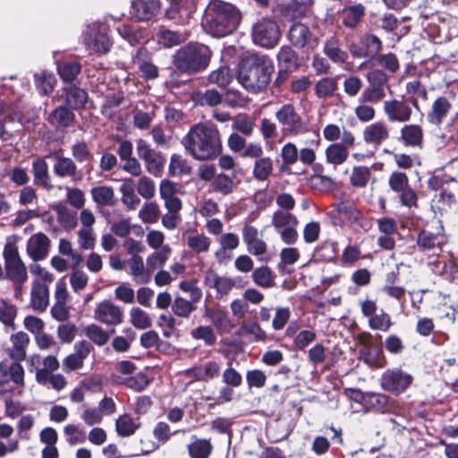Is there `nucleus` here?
<instances>
[{
    "label": "nucleus",
    "mask_w": 458,
    "mask_h": 458,
    "mask_svg": "<svg viewBox=\"0 0 458 458\" xmlns=\"http://www.w3.org/2000/svg\"><path fill=\"white\" fill-rule=\"evenodd\" d=\"M182 143L197 160L213 159L222 149L220 133L210 123H199L191 127Z\"/></svg>",
    "instance_id": "f257e3e1"
},
{
    "label": "nucleus",
    "mask_w": 458,
    "mask_h": 458,
    "mask_svg": "<svg viewBox=\"0 0 458 458\" xmlns=\"http://www.w3.org/2000/svg\"><path fill=\"white\" fill-rule=\"evenodd\" d=\"M241 21L239 10L230 3L211 0L206 8L202 26L213 37L221 38L236 30Z\"/></svg>",
    "instance_id": "f03ea898"
},
{
    "label": "nucleus",
    "mask_w": 458,
    "mask_h": 458,
    "mask_svg": "<svg viewBox=\"0 0 458 458\" xmlns=\"http://www.w3.org/2000/svg\"><path fill=\"white\" fill-rule=\"evenodd\" d=\"M273 71L272 61L264 55L247 58L240 64L237 81L242 86H267Z\"/></svg>",
    "instance_id": "7ed1b4c3"
},
{
    "label": "nucleus",
    "mask_w": 458,
    "mask_h": 458,
    "mask_svg": "<svg viewBox=\"0 0 458 458\" xmlns=\"http://www.w3.org/2000/svg\"><path fill=\"white\" fill-rule=\"evenodd\" d=\"M20 237L13 234L7 237L3 251L5 278L12 284H24L28 278V270L19 253L17 242Z\"/></svg>",
    "instance_id": "20e7f679"
},
{
    "label": "nucleus",
    "mask_w": 458,
    "mask_h": 458,
    "mask_svg": "<svg viewBox=\"0 0 458 458\" xmlns=\"http://www.w3.org/2000/svg\"><path fill=\"white\" fill-rule=\"evenodd\" d=\"M210 56L211 51L207 46L189 44L176 53L174 64L182 71L199 72L208 65Z\"/></svg>",
    "instance_id": "39448f33"
},
{
    "label": "nucleus",
    "mask_w": 458,
    "mask_h": 458,
    "mask_svg": "<svg viewBox=\"0 0 458 458\" xmlns=\"http://www.w3.org/2000/svg\"><path fill=\"white\" fill-rule=\"evenodd\" d=\"M251 35L256 45L265 48H272L279 41L280 30L274 21L262 19L253 25Z\"/></svg>",
    "instance_id": "423d86ee"
},
{
    "label": "nucleus",
    "mask_w": 458,
    "mask_h": 458,
    "mask_svg": "<svg viewBox=\"0 0 458 458\" xmlns=\"http://www.w3.org/2000/svg\"><path fill=\"white\" fill-rule=\"evenodd\" d=\"M83 40L89 49L98 53L108 52L112 45L106 33L105 25L99 22L92 23L87 27Z\"/></svg>",
    "instance_id": "0eeeda50"
},
{
    "label": "nucleus",
    "mask_w": 458,
    "mask_h": 458,
    "mask_svg": "<svg viewBox=\"0 0 458 458\" xmlns=\"http://www.w3.org/2000/svg\"><path fill=\"white\" fill-rule=\"evenodd\" d=\"M123 310L110 300H104L96 304L94 318L106 326H117L123 322Z\"/></svg>",
    "instance_id": "6e6552de"
},
{
    "label": "nucleus",
    "mask_w": 458,
    "mask_h": 458,
    "mask_svg": "<svg viewBox=\"0 0 458 458\" xmlns=\"http://www.w3.org/2000/svg\"><path fill=\"white\" fill-rule=\"evenodd\" d=\"M411 382L412 377L399 369H387L380 379L383 389L395 394L403 392Z\"/></svg>",
    "instance_id": "1a4fd4ad"
},
{
    "label": "nucleus",
    "mask_w": 458,
    "mask_h": 458,
    "mask_svg": "<svg viewBox=\"0 0 458 458\" xmlns=\"http://www.w3.org/2000/svg\"><path fill=\"white\" fill-rule=\"evenodd\" d=\"M50 247L49 237L43 233H36L27 241L26 253L33 262L41 261L48 256Z\"/></svg>",
    "instance_id": "9d476101"
},
{
    "label": "nucleus",
    "mask_w": 458,
    "mask_h": 458,
    "mask_svg": "<svg viewBox=\"0 0 458 458\" xmlns=\"http://www.w3.org/2000/svg\"><path fill=\"white\" fill-rule=\"evenodd\" d=\"M204 317L211 322L214 329L220 335L227 334L235 327L233 319L220 307H205Z\"/></svg>",
    "instance_id": "9b49d317"
},
{
    "label": "nucleus",
    "mask_w": 458,
    "mask_h": 458,
    "mask_svg": "<svg viewBox=\"0 0 458 458\" xmlns=\"http://www.w3.org/2000/svg\"><path fill=\"white\" fill-rule=\"evenodd\" d=\"M182 241L195 254L207 253L211 247V239L196 228H188L182 233Z\"/></svg>",
    "instance_id": "f8f14e48"
},
{
    "label": "nucleus",
    "mask_w": 458,
    "mask_h": 458,
    "mask_svg": "<svg viewBox=\"0 0 458 458\" xmlns=\"http://www.w3.org/2000/svg\"><path fill=\"white\" fill-rule=\"evenodd\" d=\"M276 117L284 126V131L285 134L295 135L302 129L301 119L290 105H284L280 110H278L276 114Z\"/></svg>",
    "instance_id": "ddd939ff"
},
{
    "label": "nucleus",
    "mask_w": 458,
    "mask_h": 458,
    "mask_svg": "<svg viewBox=\"0 0 458 458\" xmlns=\"http://www.w3.org/2000/svg\"><path fill=\"white\" fill-rule=\"evenodd\" d=\"M30 305L33 310L45 311L49 304V284L33 280L30 285Z\"/></svg>",
    "instance_id": "4468645a"
},
{
    "label": "nucleus",
    "mask_w": 458,
    "mask_h": 458,
    "mask_svg": "<svg viewBox=\"0 0 458 458\" xmlns=\"http://www.w3.org/2000/svg\"><path fill=\"white\" fill-rule=\"evenodd\" d=\"M381 48V41L373 35L363 37L357 44H352L349 47L351 54L356 58L374 56Z\"/></svg>",
    "instance_id": "2eb2a0df"
},
{
    "label": "nucleus",
    "mask_w": 458,
    "mask_h": 458,
    "mask_svg": "<svg viewBox=\"0 0 458 458\" xmlns=\"http://www.w3.org/2000/svg\"><path fill=\"white\" fill-rule=\"evenodd\" d=\"M160 11L158 0H135L131 3V14L139 21H149Z\"/></svg>",
    "instance_id": "dca6fc26"
},
{
    "label": "nucleus",
    "mask_w": 458,
    "mask_h": 458,
    "mask_svg": "<svg viewBox=\"0 0 458 458\" xmlns=\"http://www.w3.org/2000/svg\"><path fill=\"white\" fill-rule=\"evenodd\" d=\"M386 101L384 110L391 122H406L410 119L411 110L403 100Z\"/></svg>",
    "instance_id": "f3484780"
},
{
    "label": "nucleus",
    "mask_w": 458,
    "mask_h": 458,
    "mask_svg": "<svg viewBox=\"0 0 458 458\" xmlns=\"http://www.w3.org/2000/svg\"><path fill=\"white\" fill-rule=\"evenodd\" d=\"M389 137L386 124L383 122H376L365 127L363 140L366 143L377 147Z\"/></svg>",
    "instance_id": "a211bd4d"
},
{
    "label": "nucleus",
    "mask_w": 458,
    "mask_h": 458,
    "mask_svg": "<svg viewBox=\"0 0 458 458\" xmlns=\"http://www.w3.org/2000/svg\"><path fill=\"white\" fill-rule=\"evenodd\" d=\"M12 347L8 349L9 356L17 361L25 360L27 355V347L30 344V337L24 332H17L10 336Z\"/></svg>",
    "instance_id": "6ab92c4d"
},
{
    "label": "nucleus",
    "mask_w": 458,
    "mask_h": 458,
    "mask_svg": "<svg viewBox=\"0 0 458 458\" xmlns=\"http://www.w3.org/2000/svg\"><path fill=\"white\" fill-rule=\"evenodd\" d=\"M128 273L137 284H147L150 280L149 272L140 256H131L126 260Z\"/></svg>",
    "instance_id": "aec40b11"
},
{
    "label": "nucleus",
    "mask_w": 458,
    "mask_h": 458,
    "mask_svg": "<svg viewBox=\"0 0 458 458\" xmlns=\"http://www.w3.org/2000/svg\"><path fill=\"white\" fill-rule=\"evenodd\" d=\"M204 283L208 287L216 289L220 296L227 294L233 286V283L230 278L219 276L212 270L205 273Z\"/></svg>",
    "instance_id": "412c9836"
},
{
    "label": "nucleus",
    "mask_w": 458,
    "mask_h": 458,
    "mask_svg": "<svg viewBox=\"0 0 458 458\" xmlns=\"http://www.w3.org/2000/svg\"><path fill=\"white\" fill-rule=\"evenodd\" d=\"M112 380L117 385H125L127 387L135 391H142L149 384L148 377L142 373L130 377H122L121 375L113 374Z\"/></svg>",
    "instance_id": "4be33fe9"
},
{
    "label": "nucleus",
    "mask_w": 458,
    "mask_h": 458,
    "mask_svg": "<svg viewBox=\"0 0 458 458\" xmlns=\"http://www.w3.org/2000/svg\"><path fill=\"white\" fill-rule=\"evenodd\" d=\"M54 173L60 177H71L73 181H78L81 178L77 176V166L74 162L69 157L58 155L55 157Z\"/></svg>",
    "instance_id": "5701e85b"
},
{
    "label": "nucleus",
    "mask_w": 458,
    "mask_h": 458,
    "mask_svg": "<svg viewBox=\"0 0 458 458\" xmlns=\"http://www.w3.org/2000/svg\"><path fill=\"white\" fill-rule=\"evenodd\" d=\"M148 53L145 48H140L133 58V63L138 66L146 79H155L158 72L157 66L148 61Z\"/></svg>",
    "instance_id": "b1692460"
},
{
    "label": "nucleus",
    "mask_w": 458,
    "mask_h": 458,
    "mask_svg": "<svg viewBox=\"0 0 458 458\" xmlns=\"http://www.w3.org/2000/svg\"><path fill=\"white\" fill-rule=\"evenodd\" d=\"M220 365L215 360H209L205 364L195 367L189 370L188 373L195 377L197 380L208 381L214 377H218L220 372Z\"/></svg>",
    "instance_id": "393cba45"
},
{
    "label": "nucleus",
    "mask_w": 458,
    "mask_h": 458,
    "mask_svg": "<svg viewBox=\"0 0 458 458\" xmlns=\"http://www.w3.org/2000/svg\"><path fill=\"white\" fill-rule=\"evenodd\" d=\"M90 194L98 206L111 207L115 203L114 191L111 186H96L91 189Z\"/></svg>",
    "instance_id": "a878e982"
},
{
    "label": "nucleus",
    "mask_w": 458,
    "mask_h": 458,
    "mask_svg": "<svg viewBox=\"0 0 458 458\" xmlns=\"http://www.w3.org/2000/svg\"><path fill=\"white\" fill-rule=\"evenodd\" d=\"M445 237L441 233L422 231L418 237V246L423 250H439L445 243Z\"/></svg>",
    "instance_id": "bb28decb"
},
{
    "label": "nucleus",
    "mask_w": 458,
    "mask_h": 458,
    "mask_svg": "<svg viewBox=\"0 0 458 458\" xmlns=\"http://www.w3.org/2000/svg\"><path fill=\"white\" fill-rule=\"evenodd\" d=\"M170 254L171 248L168 245H165L162 247L160 250H155L147 257L146 267L148 271L149 272L150 277L155 270L164 267L165 262L168 260Z\"/></svg>",
    "instance_id": "cd10ccee"
},
{
    "label": "nucleus",
    "mask_w": 458,
    "mask_h": 458,
    "mask_svg": "<svg viewBox=\"0 0 458 458\" xmlns=\"http://www.w3.org/2000/svg\"><path fill=\"white\" fill-rule=\"evenodd\" d=\"M310 36L309 27L301 22L293 23L288 33L290 41L296 47H305Z\"/></svg>",
    "instance_id": "c85d7f7f"
},
{
    "label": "nucleus",
    "mask_w": 458,
    "mask_h": 458,
    "mask_svg": "<svg viewBox=\"0 0 458 458\" xmlns=\"http://www.w3.org/2000/svg\"><path fill=\"white\" fill-rule=\"evenodd\" d=\"M138 419H133L128 414L120 415L115 420V430L121 437H130L140 428Z\"/></svg>",
    "instance_id": "c756f323"
},
{
    "label": "nucleus",
    "mask_w": 458,
    "mask_h": 458,
    "mask_svg": "<svg viewBox=\"0 0 458 458\" xmlns=\"http://www.w3.org/2000/svg\"><path fill=\"white\" fill-rule=\"evenodd\" d=\"M450 108L451 105L446 98H438L433 103L432 110L428 114V122L434 125H439L447 115Z\"/></svg>",
    "instance_id": "7c9ffc66"
},
{
    "label": "nucleus",
    "mask_w": 458,
    "mask_h": 458,
    "mask_svg": "<svg viewBox=\"0 0 458 458\" xmlns=\"http://www.w3.org/2000/svg\"><path fill=\"white\" fill-rule=\"evenodd\" d=\"M325 155L327 164L340 165L347 160L349 151L339 143H332L326 148Z\"/></svg>",
    "instance_id": "2f4dec72"
},
{
    "label": "nucleus",
    "mask_w": 458,
    "mask_h": 458,
    "mask_svg": "<svg viewBox=\"0 0 458 458\" xmlns=\"http://www.w3.org/2000/svg\"><path fill=\"white\" fill-rule=\"evenodd\" d=\"M273 172V161L269 157L256 159L253 164L252 176L255 180L264 182Z\"/></svg>",
    "instance_id": "473e14b6"
},
{
    "label": "nucleus",
    "mask_w": 458,
    "mask_h": 458,
    "mask_svg": "<svg viewBox=\"0 0 458 458\" xmlns=\"http://www.w3.org/2000/svg\"><path fill=\"white\" fill-rule=\"evenodd\" d=\"M157 39L158 44L165 47H173L184 42L186 36L182 32L162 28L157 33Z\"/></svg>",
    "instance_id": "72a5a7b5"
},
{
    "label": "nucleus",
    "mask_w": 458,
    "mask_h": 458,
    "mask_svg": "<svg viewBox=\"0 0 458 458\" xmlns=\"http://www.w3.org/2000/svg\"><path fill=\"white\" fill-rule=\"evenodd\" d=\"M194 340L203 341L206 346H213L217 341L216 330L212 326H199L191 331Z\"/></svg>",
    "instance_id": "f704fd0d"
},
{
    "label": "nucleus",
    "mask_w": 458,
    "mask_h": 458,
    "mask_svg": "<svg viewBox=\"0 0 458 458\" xmlns=\"http://www.w3.org/2000/svg\"><path fill=\"white\" fill-rule=\"evenodd\" d=\"M114 332V330H111L108 333L97 324H90L84 328L85 335L98 346L105 345Z\"/></svg>",
    "instance_id": "c9c22d12"
},
{
    "label": "nucleus",
    "mask_w": 458,
    "mask_h": 458,
    "mask_svg": "<svg viewBox=\"0 0 458 458\" xmlns=\"http://www.w3.org/2000/svg\"><path fill=\"white\" fill-rule=\"evenodd\" d=\"M43 367L37 369L35 379L38 384H45L47 376L53 374L54 371L59 369V361L54 355H48L42 360Z\"/></svg>",
    "instance_id": "e433bc0d"
},
{
    "label": "nucleus",
    "mask_w": 458,
    "mask_h": 458,
    "mask_svg": "<svg viewBox=\"0 0 458 458\" xmlns=\"http://www.w3.org/2000/svg\"><path fill=\"white\" fill-rule=\"evenodd\" d=\"M252 279L258 286L267 289L275 285L276 275L268 267H261L253 271Z\"/></svg>",
    "instance_id": "4c0bfd02"
},
{
    "label": "nucleus",
    "mask_w": 458,
    "mask_h": 458,
    "mask_svg": "<svg viewBox=\"0 0 458 458\" xmlns=\"http://www.w3.org/2000/svg\"><path fill=\"white\" fill-rule=\"evenodd\" d=\"M242 335H245L251 342H264L267 339L266 332L254 321H248L242 324L240 328Z\"/></svg>",
    "instance_id": "58836bf2"
},
{
    "label": "nucleus",
    "mask_w": 458,
    "mask_h": 458,
    "mask_svg": "<svg viewBox=\"0 0 458 458\" xmlns=\"http://www.w3.org/2000/svg\"><path fill=\"white\" fill-rule=\"evenodd\" d=\"M65 101L72 108L84 106L88 99V94L83 88H66Z\"/></svg>",
    "instance_id": "ea45409f"
},
{
    "label": "nucleus",
    "mask_w": 458,
    "mask_h": 458,
    "mask_svg": "<svg viewBox=\"0 0 458 458\" xmlns=\"http://www.w3.org/2000/svg\"><path fill=\"white\" fill-rule=\"evenodd\" d=\"M298 223L294 215L282 210L276 211L272 216V225L276 232L291 226H297Z\"/></svg>",
    "instance_id": "a19ab883"
},
{
    "label": "nucleus",
    "mask_w": 458,
    "mask_h": 458,
    "mask_svg": "<svg viewBox=\"0 0 458 458\" xmlns=\"http://www.w3.org/2000/svg\"><path fill=\"white\" fill-rule=\"evenodd\" d=\"M34 182L44 188L50 189L47 164L43 159H38L33 162Z\"/></svg>",
    "instance_id": "79ce46f5"
},
{
    "label": "nucleus",
    "mask_w": 458,
    "mask_h": 458,
    "mask_svg": "<svg viewBox=\"0 0 458 458\" xmlns=\"http://www.w3.org/2000/svg\"><path fill=\"white\" fill-rule=\"evenodd\" d=\"M368 323L370 329L382 332H387L394 325L390 315L384 310L369 318Z\"/></svg>",
    "instance_id": "37998d69"
},
{
    "label": "nucleus",
    "mask_w": 458,
    "mask_h": 458,
    "mask_svg": "<svg viewBox=\"0 0 458 458\" xmlns=\"http://www.w3.org/2000/svg\"><path fill=\"white\" fill-rule=\"evenodd\" d=\"M212 451V445L206 439H195L188 445L191 458H208Z\"/></svg>",
    "instance_id": "c03bdc74"
},
{
    "label": "nucleus",
    "mask_w": 458,
    "mask_h": 458,
    "mask_svg": "<svg viewBox=\"0 0 458 458\" xmlns=\"http://www.w3.org/2000/svg\"><path fill=\"white\" fill-rule=\"evenodd\" d=\"M220 249L216 252L218 259L222 254L236 250L240 244L239 237L233 233H223L217 239Z\"/></svg>",
    "instance_id": "a18cd8bd"
},
{
    "label": "nucleus",
    "mask_w": 458,
    "mask_h": 458,
    "mask_svg": "<svg viewBox=\"0 0 458 458\" xmlns=\"http://www.w3.org/2000/svg\"><path fill=\"white\" fill-rule=\"evenodd\" d=\"M277 60L280 67L286 70H293L298 67V56L290 47H283L277 54Z\"/></svg>",
    "instance_id": "49530a36"
},
{
    "label": "nucleus",
    "mask_w": 458,
    "mask_h": 458,
    "mask_svg": "<svg viewBox=\"0 0 458 458\" xmlns=\"http://www.w3.org/2000/svg\"><path fill=\"white\" fill-rule=\"evenodd\" d=\"M191 167L186 158L178 154H174L171 157L169 164V173L173 176H182L189 174Z\"/></svg>",
    "instance_id": "de8ad7c7"
},
{
    "label": "nucleus",
    "mask_w": 458,
    "mask_h": 458,
    "mask_svg": "<svg viewBox=\"0 0 458 458\" xmlns=\"http://www.w3.org/2000/svg\"><path fill=\"white\" fill-rule=\"evenodd\" d=\"M212 187L215 191L220 192L223 195H228L233 191L235 183L232 177L221 173L216 174L215 180H213Z\"/></svg>",
    "instance_id": "09e8293b"
},
{
    "label": "nucleus",
    "mask_w": 458,
    "mask_h": 458,
    "mask_svg": "<svg viewBox=\"0 0 458 458\" xmlns=\"http://www.w3.org/2000/svg\"><path fill=\"white\" fill-rule=\"evenodd\" d=\"M81 65L77 62L65 63L64 64L57 65V71L63 81L65 83H71L74 81L77 76L81 72Z\"/></svg>",
    "instance_id": "8fccbe9b"
},
{
    "label": "nucleus",
    "mask_w": 458,
    "mask_h": 458,
    "mask_svg": "<svg viewBox=\"0 0 458 458\" xmlns=\"http://www.w3.org/2000/svg\"><path fill=\"white\" fill-rule=\"evenodd\" d=\"M325 55L334 63H344L347 59V53L340 49L335 39L331 38L325 43Z\"/></svg>",
    "instance_id": "3c124183"
},
{
    "label": "nucleus",
    "mask_w": 458,
    "mask_h": 458,
    "mask_svg": "<svg viewBox=\"0 0 458 458\" xmlns=\"http://www.w3.org/2000/svg\"><path fill=\"white\" fill-rule=\"evenodd\" d=\"M159 207L156 202L145 203L139 211V218L145 224H154L159 217Z\"/></svg>",
    "instance_id": "603ef678"
},
{
    "label": "nucleus",
    "mask_w": 458,
    "mask_h": 458,
    "mask_svg": "<svg viewBox=\"0 0 458 458\" xmlns=\"http://www.w3.org/2000/svg\"><path fill=\"white\" fill-rule=\"evenodd\" d=\"M233 78L234 73H233L228 67L223 66L210 73L208 81L217 86H228L233 81Z\"/></svg>",
    "instance_id": "864d4df0"
},
{
    "label": "nucleus",
    "mask_w": 458,
    "mask_h": 458,
    "mask_svg": "<svg viewBox=\"0 0 458 458\" xmlns=\"http://www.w3.org/2000/svg\"><path fill=\"white\" fill-rule=\"evenodd\" d=\"M130 322L138 329H146L151 326V318L143 310L134 307L130 310Z\"/></svg>",
    "instance_id": "5fc2aeb1"
},
{
    "label": "nucleus",
    "mask_w": 458,
    "mask_h": 458,
    "mask_svg": "<svg viewBox=\"0 0 458 458\" xmlns=\"http://www.w3.org/2000/svg\"><path fill=\"white\" fill-rule=\"evenodd\" d=\"M364 13V9L360 4L353 5L343 11V23L349 28H353L357 25Z\"/></svg>",
    "instance_id": "6e6d98bb"
},
{
    "label": "nucleus",
    "mask_w": 458,
    "mask_h": 458,
    "mask_svg": "<svg viewBox=\"0 0 458 458\" xmlns=\"http://www.w3.org/2000/svg\"><path fill=\"white\" fill-rule=\"evenodd\" d=\"M195 309L196 307L191 301L180 296H177L172 304L173 312L181 318H188Z\"/></svg>",
    "instance_id": "4d7b16f0"
},
{
    "label": "nucleus",
    "mask_w": 458,
    "mask_h": 458,
    "mask_svg": "<svg viewBox=\"0 0 458 458\" xmlns=\"http://www.w3.org/2000/svg\"><path fill=\"white\" fill-rule=\"evenodd\" d=\"M17 316V310L13 304L5 301L0 302V322L5 327L14 328V319Z\"/></svg>",
    "instance_id": "13d9d810"
},
{
    "label": "nucleus",
    "mask_w": 458,
    "mask_h": 458,
    "mask_svg": "<svg viewBox=\"0 0 458 458\" xmlns=\"http://www.w3.org/2000/svg\"><path fill=\"white\" fill-rule=\"evenodd\" d=\"M317 337L312 329H303L298 332L293 339V346L299 351L305 350Z\"/></svg>",
    "instance_id": "bf43d9fd"
},
{
    "label": "nucleus",
    "mask_w": 458,
    "mask_h": 458,
    "mask_svg": "<svg viewBox=\"0 0 458 458\" xmlns=\"http://www.w3.org/2000/svg\"><path fill=\"white\" fill-rule=\"evenodd\" d=\"M402 138L408 145H419L422 140V131L418 125H406L402 129Z\"/></svg>",
    "instance_id": "052dcab7"
},
{
    "label": "nucleus",
    "mask_w": 458,
    "mask_h": 458,
    "mask_svg": "<svg viewBox=\"0 0 458 458\" xmlns=\"http://www.w3.org/2000/svg\"><path fill=\"white\" fill-rule=\"evenodd\" d=\"M196 0H170V6L165 11V15L170 20H174L183 10L187 11L195 4Z\"/></svg>",
    "instance_id": "680f3d73"
},
{
    "label": "nucleus",
    "mask_w": 458,
    "mask_h": 458,
    "mask_svg": "<svg viewBox=\"0 0 458 458\" xmlns=\"http://www.w3.org/2000/svg\"><path fill=\"white\" fill-rule=\"evenodd\" d=\"M370 171L366 166H354L351 175V182L354 187L363 188L367 185Z\"/></svg>",
    "instance_id": "e2e57ef3"
},
{
    "label": "nucleus",
    "mask_w": 458,
    "mask_h": 458,
    "mask_svg": "<svg viewBox=\"0 0 458 458\" xmlns=\"http://www.w3.org/2000/svg\"><path fill=\"white\" fill-rule=\"evenodd\" d=\"M291 318V310L288 307H276L272 320V327L276 331L283 329Z\"/></svg>",
    "instance_id": "0e129e2a"
},
{
    "label": "nucleus",
    "mask_w": 458,
    "mask_h": 458,
    "mask_svg": "<svg viewBox=\"0 0 458 458\" xmlns=\"http://www.w3.org/2000/svg\"><path fill=\"white\" fill-rule=\"evenodd\" d=\"M78 244L81 250H92L96 244V234L93 229L80 228Z\"/></svg>",
    "instance_id": "69168bd1"
},
{
    "label": "nucleus",
    "mask_w": 458,
    "mask_h": 458,
    "mask_svg": "<svg viewBox=\"0 0 458 458\" xmlns=\"http://www.w3.org/2000/svg\"><path fill=\"white\" fill-rule=\"evenodd\" d=\"M64 434L66 437L67 443L71 445L82 443L85 440L84 432L74 424H67L64 428Z\"/></svg>",
    "instance_id": "338daca9"
},
{
    "label": "nucleus",
    "mask_w": 458,
    "mask_h": 458,
    "mask_svg": "<svg viewBox=\"0 0 458 458\" xmlns=\"http://www.w3.org/2000/svg\"><path fill=\"white\" fill-rule=\"evenodd\" d=\"M309 12V4H307L306 3L293 1L285 7L284 14L285 16L296 19L307 15Z\"/></svg>",
    "instance_id": "774afa93"
}]
</instances>
